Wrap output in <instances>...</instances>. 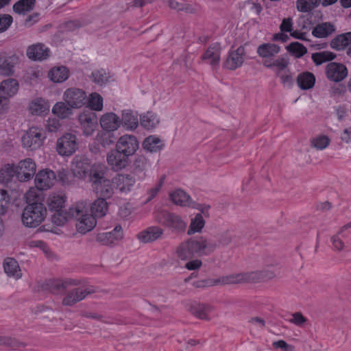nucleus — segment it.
Returning a JSON list of instances; mask_svg holds the SVG:
<instances>
[{
    "instance_id": "nucleus-52",
    "label": "nucleus",
    "mask_w": 351,
    "mask_h": 351,
    "mask_svg": "<svg viewBox=\"0 0 351 351\" xmlns=\"http://www.w3.org/2000/svg\"><path fill=\"white\" fill-rule=\"evenodd\" d=\"M111 132L99 131L96 136V143L102 147L110 145L112 143Z\"/></svg>"
},
{
    "instance_id": "nucleus-26",
    "label": "nucleus",
    "mask_w": 351,
    "mask_h": 351,
    "mask_svg": "<svg viewBox=\"0 0 351 351\" xmlns=\"http://www.w3.org/2000/svg\"><path fill=\"white\" fill-rule=\"evenodd\" d=\"M213 308L210 305L193 302L190 306V311L193 315L201 319H208Z\"/></svg>"
},
{
    "instance_id": "nucleus-9",
    "label": "nucleus",
    "mask_w": 351,
    "mask_h": 351,
    "mask_svg": "<svg viewBox=\"0 0 351 351\" xmlns=\"http://www.w3.org/2000/svg\"><path fill=\"white\" fill-rule=\"evenodd\" d=\"M63 100L73 109H78L86 104V93L77 88H69L63 94Z\"/></svg>"
},
{
    "instance_id": "nucleus-53",
    "label": "nucleus",
    "mask_w": 351,
    "mask_h": 351,
    "mask_svg": "<svg viewBox=\"0 0 351 351\" xmlns=\"http://www.w3.org/2000/svg\"><path fill=\"white\" fill-rule=\"evenodd\" d=\"M169 6L178 11H184L186 13H193L195 12V8L191 5L178 2L174 0H169Z\"/></svg>"
},
{
    "instance_id": "nucleus-4",
    "label": "nucleus",
    "mask_w": 351,
    "mask_h": 351,
    "mask_svg": "<svg viewBox=\"0 0 351 351\" xmlns=\"http://www.w3.org/2000/svg\"><path fill=\"white\" fill-rule=\"evenodd\" d=\"M215 243L199 237L182 243L178 247L177 254L180 259L186 260L195 255H208L215 250Z\"/></svg>"
},
{
    "instance_id": "nucleus-11",
    "label": "nucleus",
    "mask_w": 351,
    "mask_h": 351,
    "mask_svg": "<svg viewBox=\"0 0 351 351\" xmlns=\"http://www.w3.org/2000/svg\"><path fill=\"white\" fill-rule=\"evenodd\" d=\"M81 128L84 135L91 136L97 128L98 118L95 112L93 111H84L78 117Z\"/></svg>"
},
{
    "instance_id": "nucleus-14",
    "label": "nucleus",
    "mask_w": 351,
    "mask_h": 351,
    "mask_svg": "<svg viewBox=\"0 0 351 351\" xmlns=\"http://www.w3.org/2000/svg\"><path fill=\"white\" fill-rule=\"evenodd\" d=\"M86 212L87 204H86V208L83 212L79 214V215L70 217V218H77L76 228L77 232L81 234H86V232L92 230L97 224V220L95 217L92 215L88 214Z\"/></svg>"
},
{
    "instance_id": "nucleus-43",
    "label": "nucleus",
    "mask_w": 351,
    "mask_h": 351,
    "mask_svg": "<svg viewBox=\"0 0 351 351\" xmlns=\"http://www.w3.org/2000/svg\"><path fill=\"white\" fill-rule=\"evenodd\" d=\"M335 58L336 54L329 51L315 52L311 54V59L316 66H319L325 62L332 61L335 59Z\"/></svg>"
},
{
    "instance_id": "nucleus-17",
    "label": "nucleus",
    "mask_w": 351,
    "mask_h": 351,
    "mask_svg": "<svg viewBox=\"0 0 351 351\" xmlns=\"http://www.w3.org/2000/svg\"><path fill=\"white\" fill-rule=\"evenodd\" d=\"M123 237V231L121 225H117L114 228L107 232L99 233L96 240L103 245H114Z\"/></svg>"
},
{
    "instance_id": "nucleus-63",
    "label": "nucleus",
    "mask_w": 351,
    "mask_h": 351,
    "mask_svg": "<svg viewBox=\"0 0 351 351\" xmlns=\"http://www.w3.org/2000/svg\"><path fill=\"white\" fill-rule=\"evenodd\" d=\"M340 138L346 143H351V125L342 131Z\"/></svg>"
},
{
    "instance_id": "nucleus-7",
    "label": "nucleus",
    "mask_w": 351,
    "mask_h": 351,
    "mask_svg": "<svg viewBox=\"0 0 351 351\" xmlns=\"http://www.w3.org/2000/svg\"><path fill=\"white\" fill-rule=\"evenodd\" d=\"M45 138L46 136L43 129L32 127L23 136L22 145L24 147L34 150L43 144Z\"/></svg>"
},
{
    "instance_id": "nucleus-20",
    "label": "nucleus",
    "mask_w": 351,
    "mask_h": 351,
    "mask_svg": "<svg viewBox=\"0 0 351 351\" xmlns=\"http://www.w3.org/2000/svg\"><path fill=\"white\" fill-rule=\"evenodd\" d=\"M128 154L122 153L119 149L110 151L107 156V162L114 170L125 168L128 162Z\"/></svg>"
},
{
    "instance_id": "nucleus-61",
    "label": "nucleus",
    "mask_w": 351,
    "mask_h": 351,
    "mask_svg": "<svg viewBox=\"0 0 351 351\" xmlns=\"http://www.w3.org/2000/svg\"><path fill=\"white\" fill-rule=\"evenodd\" d=\"M25 197L26 201L28 203V204L36 202V200L38 197L36 189H35L34 188H31L25 193Z\"/></svg>"
},
{
    "instance_id": "nucleus-62",
    "label": "nucleus",
    "mask_w": 351,
    "mask_h": 351,
    "mask_svg": "<svg viewBox=\"0 0 351 351\" xmlns=\"http://www.w3.org/2000/svg\"><path fill=\"white\" fill-rule=\"evenodd\" d=\"M82 26L79 20H72L65 23L64 28L68 31H74Z\"/></svg>"
},
{
    "instance_id": "nucleus-41",
    "label": "nucleus",
    "mask_w": 351,
    "mask_h": 351,
    "mask_svg": "<svg viewBox=\"0 0 351 351\" xmlns=\"http://www.w3.org/2000/svg\"><path fill=\"white\" fill-rule=\"evenodd\" d=\"M72 109L65 101H58L52 108V113L60 119L69 117L72 114Z\"/></svg>"
},
{
    "instance_id": "nucleus-49",
    "label": "nucleus",
    "mask_w": 351,
    "mask_h": 351,
    "mask_svg": "<svg viewBox=\"0 0 351 351\" xmlns=\"http://www.w3.org/2000/svg\"><path fill=\"white\" fill-rule=\"evenodd\" d=\"M205 225V221L202 214L198 213L195 217L191 219V224L188 230L189 234H193L196 232H199Z\"/></svg>"
},
{
    "instance_id": "nucleus-21",
    "label": "nucleus",
    "mask_w": 351,
    "mask_h": 351,
    "mask_svg": "<svg viewBox=\"0 0 351 351\" xmlns=\"http://www.w3.org/2000/svg\"><path fill=\"white\" fill-rule=\"evenodd\" d=\"M245 49L240 46L236 50L230 51L225 62V66L230 70H235L242 66L244 61Z\"/></svg>"
},
{
    "instance_id": "nucleus-57",
    "label": "nucleus",
    "mask_w": 351,
    "mask_h": 351,
    "mask_svg": "<svg viewBox=\"0 0 351 351\" xmlns=\"http://www.w3.org/2000/svg\"><path fill=\"white\" fill-rule=\"evenodd\" d=\"M293 29V22L291 17L285 18L282 19L280 25V30L282 32L289 33Z\"/></svg>"
},
{
    "instance_id": "nucleus-59",
    "label": "nucleus",
    "mask_w": 351,
    "mask_h": 351,
    "mask_svg": "<svg viewBox=\"0 0 351 351\" xmlns=\"http://www.w3.org/2000/svg\"><path fill=\"white\" fill-rule=\"evenodd\" d=\"M45 127L49 132H56L60 127V121L56 118H49L45 124Z\"/></svg>"
},
{
    "instance_id": "nucleus-32",
    "label": "nucleus",
    "mask_w": 351,
    "mask_h": 351,
    "mask_svg": "<svg viewBox=\"0 0 351 351\" xmlns=\"http://www.w3.org/2000/svg\"><path fill=\"white\" fill-rule=\"evenodd\" d=\"M4 271L8 276H12L16 279L22 276L18 262L13 258H6L3 261Z\"/></svg>"
},
{
    "instance_id": "nucleus-1",
    "label": "nucleus",
    "mask_w": 351,
    "mask_h": 351,
    "mask_svg": "<svg viewBox=\"0 0 351 351\" xmlns=\"http://www.w3.org/2000/svg\"><path fill=\"white\" fill-rule=\"evenodd\" d=\"M104 174V166L95 165L92 168L90 176L94 191L104 197H112L114 189L122 193H128L131 191L136 182L130 175L117 174L110 181L105 178Z\"/></svg>"
},
{
    "instance_id": "nucleus-39",
    "label": "nucleus",
    "mask_w": 351,
    "mask_h": 351,
    "mask_svg": "<svg viewBox=\"0 0 351 351\" xmlns=\"http://www.w3.org/2000/svg\"><path fill=\"white\" fill-rule=\"evenodd\" d=\"M87 293L86 291L80 289H74L66 295L62 303L64 305L71 306L85 298Z\"/></svg>"
},
{
    "instance_id": "nucleus-6",
    "label": "nucleus",
    "mask_w": 351,
    "mask_h": 351,
    "mask_svg": "<svg viewBox=\"0 0 351 351\" xmlns=\"http://www.w3.org/2000/svg\"><path fill=\"white\" fill-rule=\"evenodd\" d=\"M18 90L19 83L14 79H8L0 84V114L7 110L9 99L16 94Z\"/></svg>"
},
{
    "instance_id": "nucleus-15",
    "label": "nucleus",
    "mask_w": 351,
    "mask_h": 351,
    "mask_svg": "<svg viewBox=\"0 0 351 351\" xmlns=\"http://www.w3.org/2000/svg\"><path fill=\"white\" fill-rule=\"evenodd\" d=\"M17 171V179L20 182L29 180L36 173V165L31 158H25L19 162L16 167Z\"/></svg>"
},
{
    "instance_id": "nucleus-56",
    "label": "nucleus",
    "mask_w": 351,
    "mask_h": 351,
    "mask_svg": "<svg viewBox=\"0 0 351 351\" xmlns=\"http://www.w3.org/2000/svg\"><path fill=\"white\" fill-rule=\"evenodd\" d=\"M165 179H166L165 176V175L162 176L160 177L158 182L156 184V185L148 191L147 201L152 200L153 198H154L156 196V195L158 194V193L160 191V189L162 188Z\"/></svg>"
},
{
    "instance_id": "nucleus-30",
    "label": "nucleus",
    "mask_w": 351,
    "mask_h": 351,
    "mask_svg": "<svg viewBox=\"0 0 351 351\" xmlns=\"http://www.w3.org/2000/svg\"><path fill=\"white\" fill-rule=\"evenodd\" d=\"M171 200L177 205L181 206H192L191 197L183 190L176 189L169 194Z\"/></svg>"
},
{
    "instance_id": "nucleus-36",
    "label": "nucleus",
    "mask_w": 351,
    "mask_h": 351,
    "mask_svg": "<svg viewBox=\"0 0 351 351\" xmlns=\"http://www.w3.org/2000/svg\"><path fill=\"white\" fill-rule=\"evenodd\" d=\"M69 71L66 66H61L51 69L48 76L53 82L60 83L66 80L69 77Z\"/></svg>"
},
{
    "instance_id": "nucleus-46",
    "label": "nucleus",
    "mask_w": 351,
    "mask_h": 351,
    "mask_svg": "<svg viewBox=\"0 0 351 351\" xmlns=\"http://www.w3.org/2000/svg\"><path fill=\"white\" fill-rule=\"evenodd\" d=\"M17 178V171L16 167L13 165H5L0 169V181L3 183H8L11 181L13 177Z\"/></svg>"
},
{
    "instance_id": "nucleus-3",
    "label": "nucleus",
    "mask_w": 351,
    "mask_h": 351,
    "mask_svg": "<svg viewBox=\"0 0 351 351\" xmlns=\"http://www.w3.org/2000/svg\"><path fill=\"white\" fill-rule=\"evenodd\" d=\"M274 276L273 272L269 271H253L250 273L237 274L229 276H222L217 279H206L198 280L193 283L195 287H212L219 284L228 285L236 284L243 282H256L259 280H265L272 278Z\"/></svg>"
},
{
    "instance_id": "nucleus-48",
    "label": "nucleus",
    "mask_w": 351,
    "mask_h": 351,
    "mask_svg": "<svg viewBox=\"0 0 351 351\" xmlns=\"http://www.w3.org/2000/svg\"><path fill=\"white\" fill-rule=\"evenodd\" d=\"M287 51L297 58H300L307 53L306 47L300 43L293 42L287 47Z\"/></svg>"
},
{
    "instance_id": "nucleus-16",
    "label": "nucleus",
    "mask_w": 351,
    "mask_h": 351,
    "mask_svg": "<svg viewBox=\"0 0 351 351\" xmlns=\"http://www.w3.org/2000/svg\"><path fill=\"white\" fill-rule=\"evenodd\" d=\"M326 75L332 82H339L348 75L347 67L341 63L331 62L326 66Z\"/></svg>"
},
{
    "instance_id": "nucleus-60",
    "label": "nucleus",
    "mask_w": 351,
    "mask_h": 351,
    "mask_svg": "<svg viewBox=\"0 0 351 351\" xmlns=\"http://www.w3.org/2000/svg\"><path fill=\"white\" fill-rule=\"evenodd\" d=\"M289 321L296 326H301L306 322V318L301 313L297 312L292 314V318Z\"/></svg>"
},
{
    "instance_id": "nucleus-5",
    "label": "nucleus",
    "mask_w": 351,
    "mask_h": 351,
    "mask_svg": "<svg viewBox=\"0 0 351 351\" xmlns=\"http://www.w3.org/2000/svg\"><path fill=\"white\" fill-rule=\"evenodd\" d=\"M46 215L47 209L44 204L34 202L27 204L24 208L21 221L26 227L34 228L43 221Z\"/></svg>"
},
{
    "instance_id": "nucleus-2",
    "label": "nucleus",
    "mask_w": 351,
    "mask_h": 351,
    "mask_svg": "<svg viewBox=\"0 0 351 351\" xmlns=\"http://www.w3.org/2000/svg\"><path fill=\"white\" fill-rule=\"evenodd\" d=\"M66 197L62 193H53L47 199V205L50 212L53 213L51 221L57 226L64 225L71 216H77L86 208L85 202H78L71 206L67 211L64 208Z\"/></svg>"
},
{
    "instance_id": "nucleus-25",
    "label": "nucleus",
    "mask_w": 351,
    "mask_h": 351,
    "mask_svg": "<svg viewBox=\"0 0 351 351\" xmlns=\"http://www.w3.org/2000/svg\"><path fill=\"white\" fill-rule=\"evenodd\" d=\"M163 234V230L158 226H150L137 234V239L147 243L158 239Z\"/></svg>"
},
{
    "instance_id": "nucleus-24",
    "label": "nucleus",
    "mask_w": 351,
    "mask_h": 351,
    "mask_svg": "<svg viewBox=\"0 0 351 351\" xmlns=\"http://www.w3.org/2000/svg\"><path fill=\"white\" fill-rule=\"evenodd\" d=\"M50 51L48 47L40 43L29 46L27 49V56L33 60H42L49 56Z\"/></svg>"
},
{
    "instance_id": "nucleus-50",
    "label": "nucleus",
    "mask_w": 351,
    "mask_h": 351,
    "mask_svg": "<svg viewBox=\"0 0 351 351\" xmlns=\"http://www.w3.org/2000/svg\"><path fill=\"white\" fill-rule=\"evenodd\" d=\"M330 143V138L324 134L315 136L311 141V145L313 147L318 150L326 149Z\"/></svg>"
},
{
    "instance_id": "nucleus-23",
    "label": "nucleus",
    "mask_w": 351,
    "mask_h": 351,
    "mask_svg": "<svg viewBox=\"0 0 351 351\" xmlns=\"http://www.w3.org/2000/svg\"><path fill=\"white\" fill-rule=\"evenodd\" d=\"M49 108V101L43 97H37L32 100L28 107L29 113L36 116H42L48 113Z\"/></svg>"
},
{
    "instance_id": "nucleus-58",
    "label": "nucleus",
    "mask_w": 351,
    "mask_h": 351,
    "mask_svg": "<svg viewBox=\"0 0 351 351\" xmlns=\"http://www.w3.org/2000/svg\"><path fill=\"white\" fill-rule=\"evenodd\" d=\"M12 21V17L10 15H0V33L8 29L11 25Z\"/></svg>"
},
{
    "instance_id": "nucleus-37",
    "label": "nucleus",
    "mask_w": 351,
    "mask_h": 351,
    "mask_svg": "<svg viewBox=\"0 0 351 351\" xmlns=\"http://www.w3.org/2000/svg\"><path fill=\"white\" fill-rule=\"evenodd\" d=\"M335 28L330 23L325 22L317 25L312 31V34L316 38H326L332 34Z\"/></svg>"
},
{
    "instance_id": "nucleus-8",
    "label": "nucleus",
    "mask_w": 351,
    "mask_h": 351,
    "mask_svg": "<svg viewBox=\"0 0 351 351\" xmlns=\"http://www.w3.org/2000/svg\"><path fill=\"white\" fill-rule=\"evenodd\" d=\"M156 220L165 227L178 231L184 230L186 227V223L180 216L168 211L162 210L157 213Z\"/></svg>"
},
{
    "instance_id": "nucleus-35",
    "label": "nucleus",
    "mask_w": 351,
    "mask_h": 351,
    "mask_svg": "<svg viewBox=\"0 0 351 351\" xmlns=\"http://www.w3.org/2000/svg\"><path fill=\"white\" fill-rule=\"evenodd\" d=\"M263 64L265 67L275 68L274 71L276 75H280V73L286 71L288 66L287 60L283 58H278L275 60H264Z\"/></svg>"
},
{
    "instance_id": "nucleus-10",
    "label": "nucleus",
    "mask_w": 351,
    "mask_h": 351,
    "mask_svg": "<svg viewBox=\"0 0 351 351\" xmlns=\"http://www.w3.org/2000/svg\"><path fill=\"white\" fill-rule=\"evenodd\" d=\"M77 146L75 135L66 133L58 139L56 149L61 156H70L77 150Z\"/></svg>"
},
{
    "instance_id": "nucleus-54",
    "label": "nucleus",
    "mask_w": 351,
    "mask_h": 351,
    "mask_svg": "<svg viewBox=\"0 0 351 351\" xmlns=\"http://www.w3.org/2000/svg\"><path fill=\"white\" fill-rule=\"evenodd\" d=\"M350 228H351V222L343 226L340 232L331 238L332 245L337 250H341L343 247V243L339 237L340 234Z\"/></svg>"
},
{
    "instance_id": "nucleus-45",
    "label": "nucleus",
    "mask_w": 351,
    "mask_h": 351,
    "mask_svg": "<svg viewBox=\"0 0 351 351\" xmlns=\"http://www.w3.org/2000/svg\"><path fill=\"white\" fill-rule=\"evenodd\" d=\"M162 145L163 144L161 140L155 136L147 137L143 143V148L150 152L159 151Z\"/></svg>"
},
{
    "instance_id": "nucleus-64",
    "label": "nucleus",
    "mask_w": 351,
    "mask_h": 351,
    "mask_svg": "<svg viewBox=\"0 0 351 351\" xmlns=\"http://www.w3.org/2000/svg\"><path fill=\"white\" fill-rule=\"evenodd\" d=\"M278 77H280L282 84L285 86H289L292 83V77L291 75L286 71H285L283 73H280V75H277Z\"/></svg>"
},
{
    "instance_id": "nucleus-33",
    "label": "nucleus",
    "mask_w": 351,
    "mask_h": 351,
    "mask_svg": "<svg viewBox=\"0 0 351 351\" xmlns=\"http://www.w3.org/2000/svg\"><path fill=\"white\" fill-rule=\"evenodd\" d=\"M315 80L314 74L308 71L300 73L297 77L298 85L302 90L312 88L315 84Z\"/></svg>"
},
{
    "instance_id": "nucleus-47",
    "label": "nucleus",
    "mask_w": 351,
    "mask_h": 351,
    "mask_svg": "<svg viewBox=\"0 0 351 351\" xmlns=\"http://www.w3.org/2000/svg\"><path fill=\"white\" fill-rule=\"evenodd\" d=\"M321 0H297L296 8L300 12H310L318 7Z\"/></svg>"
},
{
    "instance_id": "nucleus-27",
    "label": "nucleus",
    "mask_w": 351,
    "mask_h": 351,
    "mask_svg": "<svg viewBox=\"0 0 351 351\" xmlns=\"http://www.w3.org/2000/svg\"><path fill=\"white\" fill-rule=\"evenodd\" d=\"M280 51V47L274 43H263L257 48L258 55L265 58V60H271V58L275 56Z\"/></svg>"
},
{
    "instance_id": "nucleus-31",
    "label": "nucleus",
    "mask_w": 351,
    "mask_h": 351,
    "mask_svg": "<svg viewBox=\"0 0 351 351\" xmlns=\"http://www.w3.org/2000/svg\"><path fill=\"white\" fill-rule=\"evenodd\" d=\"M202 60H207L213 68L218 66L220 59V49L217 44L210 45L202 55Z\"/></svg>"
},
{
    "instance_id": "nucleus-22",
    "label": "nucleus",
    "mask_w": 351,
    "mask_h": 351,
    "mask_svg": "<svg viewBox=\"0 0 351 351\" xmlns=\"http://www.w3.org/2000/svg\"><path fill=\"white\" fill-rule=\"evenodd\" d=\"M99 123L104 130L114 132L120 127L121 121L115 113L106 112L100 117Z\"/></svg>"
},
{
    "instance_id": "nucleus-38",
    "label": "nucleus",
    "mask_w": 351,
    "mask_h": 351,
    "mask_svg": "<svg viewBox=\"0 0 351 351\" xmlns=\"http://www.w3.org/2000/svg\"><path fill=\"white\" fill-rule=\"evenodd\" d=\"M86 107L91 110L101 111L104 107L103 97L97 93H92L86 96Z\"/></svg>"
},
{
    "instance_id": "nucleus-55",
    "label": "nucleus",
    "mask_w": 351,
    "mask_h": 351,
    "mask_svg": "<svg viewBox=\"0 0 351 351\" xmlns=\"http://www.w3.org/2000/svg\"><path fill=\"white\" fill-rule=\"evenodd\" d=\"M92 75L93 81L97 84L102 85L108 81L107 73L103 69L94 71Z\"/></svg>"
},
{
    "instance_id": "nucleus-34",
    "label": "nucleus",
    "mask_w": 351,
    "mask_h": 351,
    "mask_svg": "<svg viewBox=\"0 0 351 351\" xmlns=\"http://www.w3.org/2000/svg\"><path fill=\"white\" fill-rule=\"evenodd\" d=\"M121 121L123 126L126 130H135L138 125L137 114L131 110H123L122 113V119Z\"/></svg>"
},
{
    "instance_id": "nucleus-12",
    "label": "nucleus",
    "mask_w": 351,
    "mask_h": 351,
    "mask_svg": "<svg viewBox=\"0 0 351 351\" xmlns=\"http://www.w3.org/2000/svg\"><path fill=\"white\" fill-rule=\"evenodd\" d=\"M79 283L78 280L71 278L65 280L49 279L42 285V289L52 293H60L64 292L67 286L77 285Z\"/></svg>"
},
{
    "instance_id": "nucleus-28",
    "label": "nucleus",
    "mask_w": 351,
    "mask_h": 351,
    "mask_svg": "<svg viewBox=\"0 0 351 351\" xmlns=\"http://www.w3.org/2000/svg\"><path fill=\"white\" fill-rule=\"evenodd\" d=\"M101 197L95 200L90 206L91 215L95 219L105 216L108 210V205L106 200L107 197Z\"/></svg>"
},
{
    "instance_id": "nucleus-40",
    "label": "nucleus",
    "mask_w": 351,
    "mask_h": 351,
    "mask_svg": "<svg viewBox=\"0 0 351 351\" xmlns=\"http://www.w3.org/2000/svg\"><path fill=\"white\" fill-rule=\"evenodd\" d=\"M36 4V0H19L13 5L14 12L25 15L33 10Z\"/></svg>"
},
{
    "instance_id": "nucleus-44",
    "label": "nucleus",
    "mask_w": 351,
    "mask_h": 351,
    "mask_svg": "<svg viewBox=\"0 0 351 351\" xmlns=\"http://www.w3.org/2000/svg\"><path fill=\"white\" fill-rule=\"evenodd\" d=\"M140 122L144 128L150 130L156 126L159 123V119L155 113L147 112L141 116Z\"/></svg>"
},
{
    "instance_id": "nucleus-51",
    "label": "nucleus",
    "mask_w": 351,
    "mask_h": 351,
    "mask_svg": "<svg viewBox=\"0 0 351 351\" xmlns=\"http://www.w3.org/2000/svg\"><path fill=\"white\" fill-rule=\"evenodd\" d=\"M11 203V197L8 191L0 189V215H4Z\"/></svg>"
},
{
    "instance_id": "nucleus-42",
    "label": "nucleus",
    "mask_w": 351,
    "mask_h": 351,
    "mask_svg": "<svg viewBox=\"0 0 351 351\" xmlns=\"http://www.w3.org/2000/svg\"><path fill=\"white\" fill-rule=\"evenodd\" d=\"M19 58L16 56L12 55L6 57L0 64V73L3 75H10L12 74L14 67L18 63Z\"/></svg>"
},
{
    "instance_id": "nucleus-13",
    "label": "nucleus",
    "mask_w": 351,
    "mask_h": 351,
    "mask_svg": "<svg viewBox=\"0 0 351 351\" xmlns=\"http://www.w3.org/2000/svg\"><path fill=\"white\" fill-rule=\"evenodd\" d=\"M56 181V176L53 171L45 169L39 171L35 176V186L37 189L45 191L53 186Z\"/></svg>"
},
{
    "instance_id": "nucleus-29",
    "label": "nucleus",
    "mask_w": 351,
    "mask_h": 351,
    "mask_svg": "<svg viewBox=\"0 0 351 351\" xmlns=\"http://www.w3.org/2000/svg\"><path fill=\"white\" fill-rule=\"evenodd\" d=\"M351 44V32L336 36L330 42V47L336 51H341Z\"/></svg>"
},
{
    "instance_id": "nucleus-19",
    "label": "nucleus",
    "mask_w": 351,
    "mask_h": 351,
    "mask_svg": "<svg viewBox=\"0 0 351 351\" xmlns=\"http://www.w3.org/2000/svg\"><path fill=\"white\" fill-rule=\"evenodd\" d=\"M95 165H97L95 164L90 167L89 160L88 158L83 156H77L75 157L73 160L71 169L76 177L84 178L86 177L88 173L90 177L92 168Z\"/></svg>"
},
{
    "instance_id": "nucleus-18",
    "label": "nucleus",
    "mask_w": 351,
    "mask_h": 351,
    "mask_svg": "<svg viewBox=\"0 0 351 351\" xmlns=\"http://www.w3.org/2000/svg\"><path fill=\"white\" fill-rule=\"evenodd\" d=\"M116 148L119 149L122 153L128 154L130 156L138 149V142L135 136L125 134L119 138Z\"/></svg>"
}]
</instances>
